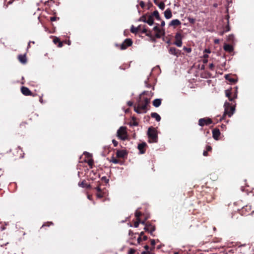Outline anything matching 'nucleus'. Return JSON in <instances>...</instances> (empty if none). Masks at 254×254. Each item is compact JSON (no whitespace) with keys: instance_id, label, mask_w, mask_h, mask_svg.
<instances>
[{"instance_id":"nucleus-1","label":"nucleus","mask_w":254,"mask_h":254,"mask_svg":"<svg viewBox=\"0 0 254 254\" xmlns=\"http://www.w3.org/2000/svg\"><path fill=\"white\" fill-rule=\"evenodd\" d=\"M224 107L225 108L224 115H227L229 117H231L235 112V107L230 106V103L227 102L225 103Z\"/></svg>"},{"instance_id":"nucleus-2","label":"nucleus","mask_w":254,"mask_h":254,"mask_svg":"<svg viewBox=\"0 0 254 254\" xmlns=\"http://www.w3.org/2000/svg\"><path fill=\"white\" fill-rule=\"evenodd\" d=\"M117 136L123 140L127 138V128L125 127H121L117 131Z\"/></svg>"},{"instance_id":"nucleus-3","label":"nucleus","mask_w":254,"mask_h":254,"mask_svg":"<svg viewBox=\"0 0 254 254\" xmlns=\"http://www.w3.org/2000/svg\"><path fill=\"white\" fill-rule=\"evenodd\" d=\"M148 135L150 140V142H156L157 139V135L155 131L151 129V128H149L148 130Z\"/></svg>"},{"instance_id":"nucleus-4","label":"nucleus","mask_w":254,"mask_h":254,"mask_svg":"<svg viewBox=\"0 0 254 254\" xmlns=\"http://www.w3.org/2000/svg\"><path fill=\"white\" fill-rule=\"evenodd\" d=\"M175 45L177 47H181L182 45V36L180 33H177L175 35Z\"/></svg>"},{"instance_id":"nucleus-5","label":"nucleus","mask_w":254,"mask_h":254,"mask_svg":"<svg viewBox=\"0 0 254 254\" xmlns=\"http://www.w3.org/2000/svg\"><path fill=\"white\" fill-rule=\"evenodd\" d=\"M212 123V121L210 119H200L199 120V125L200 126H203L204 125H208Z\"/></svg>"},{"instance_id":"nucleus-6","label":"nucleus","mask_w":254,"mask_h":254,"mask_svg":"<svg viewBox=\"0 0 254 254\" xmlns=\"http://www.w3.org/2000/svg\"><path fill=\"white\" fill-rule=\"evenodd\" d=\"M132 41L130 39H126L124 43L121 45V49L122 50L126 49L127 47H129L131 45Z\"/></svg>"},{"instance_id":"nucleus-7","label":"nucleus","mask_w":254,"mask_h":254,"mask_svg":"<svg viewBox=\"0 0 254 254\" xmlns=\"http://www.w3.org/2000/svg\"><path fill=\"white\" fill-rule=\"evenodd\" d=\"M169 54L176 56L178 57L180 54V51L174 47H171L169 50Z\"/></svg>"},{"instance_id":"nucleus-8","label":"nucleus","mask_w":254,"mask_h":254,"mask_svg":"<svg viewBox=\"0 0 254 254\" xmlns=\"http://www.w3.org/2000/svg\"><path fill=\"white\" fill-rule=\"evenodd\" d=\"M116 155L118 157L124 158L127 155V153L125 150H120L117 151Z\"/></svg>"},{"instance_id":"nucleus-9","label":"nucleus","mask_w":254,"mask_h":254,"mask_svg":"<svg viewBox=\"0 0 254 254\" xmlns=\"http://www.w3.org/2000/svg\"><path fill=\"white\" fill-rule=\"evenodd\" d=\"M21 91L22 94L24 95L28 96L31 94V92L27 87H22Z\"/></svg>"},{"instance_id":"nucleus-10","label":"nucleus","mask_w":254,"mask_h":254,"mask_svg":"<svg viewBox=\"0 0 254 254\" xmlns=\"http://www.w3.org/2000/svg\"><path fill=\"white\" fill-rule=\"evenodd\" d=\"M146 145L145 142L140 143L138 145V149L139 150L140 153L143 154L145 152L144 148Z\"/></svg>"},{"instance_id":"nucleus-11","label":"nucleus","mask_w":254,"mask_h":254,"mask_svg":"<svg viewBox=\"0 0 254 254\" xmlns=\"http://www.w3.org/2000/svg\"><path fill=\"white\" fill-rule=\"evenodd\" d=\"M181 24V21L177 19L172 20L169 23V26H176L180 25Z\"/></svg>"},{"instance_id":"nucleus-12","label":"nucleus","mask_w":254,"mask_h":254,"mask_svg":"<svg viewBox=\"0 0 254 254\" xmlns=\"http://www.w3.org/2000/svg\"><path fill=\"white\" fill-rule=\"evenodd\" d=\"M212 134L213 138L217 140L220 134V132L219 129H214L212 131Z\"/></svg>"},{"instance_id":"nucleus-13","label":"nucleus","mask_w":254,"mask_h":254,"mask_svg":"<svg viewBox=\"0 0 254 254\" xmlns=\"http://www.w3.org/2000/svg\"><path fill=\"white\" fill-rule=\"evenodd\" d=\"M164 16H165V18L167 19H170L172 17V11L169 8L167 9L165 11Z\"/></svg>"},{"instance_id":"nucleus-14","label":"nucleus","mask_w":254,"mask_h":254,"mask_svg":"<svg viewBox=\"0 0 254 254\" xmlns=\"http://www.w3.org/2000/svg\"><path fill=\"white\" fill-rule=\"evenodd\" d=\"M138 105L142 113H145L146 112V107L147 105L142 103V102H139Z\"/></svg>"},{"instance_id":"nucleus-15","label":"nucleus","mask_w":254,"mask_h":254,"mask_svg":"<svg viewBox=\"0 0 254 254\" xmlns=\"http://www.w3.org/2000/svg\"><path fill=\"white\" fill-rule=\"evenodd\" d=\"M224 49L225 51L231 52L233 51V47L229 44H225L224 46Z\"/></svg>"},{"instance_id":"nucleus-16","label":"nucleus","mask_w":254,"mask_h":254,"mask_svg":"<svg viewBox=\"0 0 254 254\" xmlns=\"http://www.w3.org/2000/svg\"><path fill=\"white\" fill-rule=\"evenodd\" d=\"M18 59H19V61L22 64H25L26 63L27 60H26V56L25 55H19Z\"/></svg>"},{"instance_id":"nucleus-17","label":"nucleus","mask_w":254,"mask_h":254,"mask_svg":"<svg viewBox=\"0 0 254 254\" xmlns=\"http://www.w3.org/2000/svg\"><path fill=\"white\" fill-rule=\"evenodd\" d=\"M140 99L141 101L140 102H142V103L144 104H146V105H148L150 102V100L146 97H144L142 95H140Z\"/></svg>"},{"instance_id":"nucleus-18","label":"nucleus","mask_w":254,"mask_h":254,"mask_svg":"<svg viewBox=\"0 0 254 254\" xmlns=\"http://www.w3.org/2000/svg\"><path fill=\"white\" fill-rule=\"evenodd\" d=\"M161 103V100L160 99H156L153 101V105L155 107H159Z\"/></svg>"},{"instance_id":"nucleus-19","label":"nucleus","mask_w":254,"mask_h":254,"mask_svg":"<svg viewBox=\"0 0 254 254\" xmlns=\"http://www.w3.org/2000/svg\"><path fill=\"white\" fill-rule=\"evenodd\" d=\"M151 117L155 119V120L157 121V122H159L161 120V117L160 116L156 113H152L151 114Z\"/></svg>"},{"instance_id":"nucleus-20","label":"nucleus","mask_w":254,"mask_h":254,"mask_svg":"<svg viewBox=\"0 0 254 254\" xmlns=\"http://www.w3.org/2000/svg\"><path fill=\"white\" fill-rule=\"evenodd\" d=\"M153 30L157 32V33L156 34V37L157 38H160V34H162L161 30L159 29V28L157 26L154 27Z\"/></svg>"},{"instance_id":"nucleus-21","label":"nucleus","mask_w":254,"mask_h":254,"mask_svg":"<svg viewBox=\"0 0 254 254\" xmlns=\"http://www.w3.org/2000/svg\"><path fill=\"white\" fill-rule=\"evenodd\" d=\"M143 21L145 23H147L150 26L152 25L154 23L153 18L151 16H150L147 20H143Z\"/></svg>"},{"instance_id":"nucleus-22","label":"nucleus","mask_w":254,"mask_h":254,"mask_svg":"<svg viewBox=\"0 0 254 254\" xmlns=\"http://www.w3.org/2000/svg\"><path fill=\"white\" fill-rule=\"evenodd\" d=\"M78 186L82 188H90L91 186L89 184L85 183V181H82L78 183Z\"/></svg>"},{"instance_id":"nucleus-23","label":"nucleus","mask_w":254,"mask_h":254,"mask_svg":"<svg viewBox=\"0 0 254 254\" xmlns=\"http://www.w3.org/2000/svg\"><path fill=\"white\" fill-rule=\"evenodd\" d=\"M231 94V93L230 90L227 89L225 90V95L226 97H227L229 98L230 101H232L233 100V99L230 97Z\"/></svg>"},{"instance_id":"nucleus-24","label":"nucleus","mask_w":254,"mask_h":254,"mask_svg":"<svg viewBox=\"0 0 254 254\" xmlns=\"http://www.w3.org/2000/svg\"><path fill=\"white\" fill-rule=\"evenodd\" d=\"M227 40L229 42H233V43L234 42L235 40V37H234V35L231 34V35H229L227 37Z\"/></svg>"},{"instance_id":"nucleus-25","label":"nucleus","mask_w":254,"mask_h":254,"mask_svg":"<svg viewBox=\"0 0 254 254\" xmlns=\"http://www.w3.org/2000/svg\"><path fill=\"white\" fill-rule=\"evenodd\" d=\"M225 77L226 79L230 81L231 82H235V80L234 79L230 77V76L228 74L225 75Z\"/></svg>"},{"instance_id":"nucleus-26","label":"nucleus","mask_w":254,"mask_h":254,"mask_svg":"<svg viewBox=\"0 0 254 254\" xmlns=\"http://www.w3.org/2000/svg\"><path fill=\"white\" fill-rule=\"evenodd\" d=\"M158 6L161 10H164L165 7V5L164 2H161L158 4Z\"/></svg>"},{"instance_id":"nucleus-27","label":"nucleus","mask_w":254,"mask_h":254,"mask_svg":"<svg viewBox=\"0 0 254 254\" xmlns=\"http://www.w3.org/2000/svg\"><path fill=\"white\" fill-rule=\"evenodd\" d=\"M140 223H141L142 224H144V221H142V222H140V219H137V221L134 223V226L135 227V228H137L139 226V224Z\"/></svg>"},{"instance_id":"nucleus-28","label":"nucleus","mask_w":254,"mask_h":254,"mask_svg":"<svg viewBox=\"0 0 254 254\" xmlns=\"http://www.w3.org/2000/svg\"><path fill=\"white\" fill-rule=\"evenodd\" d=\"M134 111L138 114L142 113V112L140 109V107L139 106L137 107H134Z\"/></svg>"},{"instance_id":"nucleus-29","label":"nucleus","mask_w":254,"mask_h":254,"mask_svg":"<svg viewBox=\"0 0 254 254\" xmlns=\"http://www.w3.org/2000/svg\"><path fill=\"white\" fill-rule=\"evenodd\" d=\"M130 31L133 33H136L138 31V28L137 27H134L133 26H132L130 29Z\"/></svg>"},{"instance_id":"nucleus-30","label":"nucleus","mask_w":254,"mask_h":254,"mask_svg":"<svg viewBox=\"0 0 254 254\" xmlns=\"http://www.w3.org/2000/svg\"><path fill=\"white\" fill-rule=\"evenodd\" d=\"M98 198H102L104 196V194L102 192H98L96 194Z\"/></svg>"},{"instance_id":"nucleus-31","label":"nucleus","mask_w":254,"mask_h":254,"mask_svg":"<svg viewBox=\"0 0 254 254\" xmlns=\"http://www.w3.org/2000/svg\"><path fill=\"white\" fill-rule=\"evenodd\" d=\"M153 15L156 17L157 19H159V14L157 11H154Z\"/></svg>"},{"instance_id":"nucleus-32","label":"nucleus","mask_w":254,"mask_h":254,"mask_svg":"<svg viewBox=\"0 0 254 254\" xmlns=\"http://www.w3.org/2000/svg\"><path fill=\"white\" fill-rule=\"evenodd\" d=\"M135 216L136 217L137 219H139V216L141 215V213H140V212H138V211H136L135 212Z\"/></svg>"},{"instance_id":"nucleus-33","label":"nucleus","mask_w":254,"mask_h":254,"mask_svg":"<svg viewBox=\"0 0 254 254\" xmlns=\"http://www.w3.org/2000/svg\"><path fill=\"white\" fill-rule=\"evenodd\" d=\"M135 250L133 249H130L128 251V254H133L135 253Z\"/></svg>"},{"instance_id":"nucleus-34","label":"nucleus","mask_w":254,"mask_h":254,"mask_svg":"<svg viewBox=\"0 0 254 254\" xmlns=\"http://www.w3.org/2000/svg\"><path fill=\"white\" fill-rule=\"evenodd\" d=\"M114 164H118L119 163V161L116 159V158H113L112 159V161H111Z\"/></svg>"},{"instance_id":"nucleus-35","label":"nucleus","mask_w":254,"mask_h":254,"mask_svg":"<svg viewBox=\"0 0 254 254\" xmlns=\"http://www.w3.org/2000/svg\"><path fill=\"white\" fill-rule=\"evenodd\" d=\"M93 160H91H91H88V164L90 166L92 167V166L93 165Z\"/></svg>"},{"instance_id":"nucleus-36","label":"nucleus","mask_w":254,"mask_h":254,"mask_svg":"<svg viewBox=\"0 0 254 254\" xmlns=\"http://www.w3.org/2000/svg\"><path fill=\"white\" fill-rule=\"evenodd\" d=\"M112 142L115 146H117L118 145V143L117 141H116V140L113 139L112 140Z\"/></svg>"},{"instance_id":"nucleus-37","label":"nucleus","mask_w":254,"mask_h":254,"mask_svg":"<svg viewBox=\"0 0 254 254\" xmlns=\"http://www.w3.org/2000/svg\"><path fill=\"white\" fill-rule=\"evenodd\" d=\"M53 42H54L55 44H56V43H59V42H60V40H59V39L58 38H55V39H54Z\"/></svg>"},{"instance_id":"nucleus-38","label":"nucleus","mask_w":254,"mask_h":254,"mask_svg":"<svg viewBox=\"0 0 254 254\" xmlns=\"http://www.w3.org/2000/svg\"><path fill=\"white\" fill-rule=\"evenodd\" d=\"M151 244L154 247L155 245V241L154 240H151Z\"/></svg>"},{"instance_id":"nucleus-39","label":"nucleus","mask_w":254,"mask_h":254,"mask_svg":"<svg viewBox=\"0 0 254 254\" xmlns=\"http://www.w3.org/2000/svg\"><path fill=\"white\" fill-rule=\"evenodd\" d=\"M140 5L141 6V7H143L145 5L144 2L142 1H141L140 2Z\"/></svg>"},{"instance_id":"nucleus-40","label":"nucleus","mask_w":254,"mask_h":254,"mask_svg":"<svg viewBox=\"0 0 254 254\" xmlns=\"http://www.w3.org/2000/svg\"><path fill=\"white\" fill-rule=\"evenodd\" d=\"M209 66L210 69H211V70H213L214 65L213 64H209Z\"/></svg>"},{"instance_id":"nucleus-41","label":"nucleus","mask_w":254,"mask_h":254,"mask_svg":"<svg viewBox=\"0 0 254 254\" xmlns=\"http://www.w3.org/2000/svg\"><path fill=\"white\" fill-rule=\"evenodd\" d=\"M127 104L129 106H131L133 105V102L130 101H128Z\"/></svg>"},{"instance_id":"nucleus-42","label":"nucleus","mask_w":254,"mask_h":254,"mask_svg":"<svg viewBox=\"0 0 254 254\" xmlns=\"http://www.w3.org/2000/svg\"><path fill=\"white\" fill-rule=\"evenodd\" d=\"M96 190H97V191L99 192H101V189L100 187H96Z\"/></svg>"},{"instance_id":"nucleus-43","label":"nucleus","mask_w":254,"mask_h":254,"mask_svg":"<svg viewBox=\"0 0 254 254\" xmlns=\"http://www.w3.org/2000/svg\"><path fill=\"white\" fill-rule=\"evenodd\" d=\"M204 52L209 54V53H210L211 51L209 49H205L204 51Z\"/></svg>"},{"instance_id":"nucleus-44","label":"nucleus","mask_w":254,"mask_h":254,"mask_svg":"<svg viewBox=\"0 0 254 254\" xmlns=\"http://www.w3.org/2000/svg\"><path fill=\"white\" fill-rule=\"evenodd\" d=\"M189 21H190V23H194V19H193V18H189Z\"/></svg>"},{"instance_id":"nucleus-45","label":"nucleus","mask_w":254,"mask_h":254,"mask_svg":"<svg viewBox=\"0 0 254 254\" xmlns=\"http://www.w3.org/2000/svg\"><path fill=\"white\" fill-rule=\"evenodd\" d=\"M211 150V147L210 146H207L206 147V151H210Z\"/></svg>"},{"instance_id":"nucleus-46","label":"nucleus","mask_w":254,"mask_h":254,"mask_svg":"<svg viewBox=\"0 0 254 254\" xmlns=\"http://www.w3.org/2000/svg\"><path fill=\"white\" fill-rule=\"evenodd\" d=\"M141 241H142V238L140 236H139L137 238V242H138V243H139Z\"/></svg>"},{"instance_id":"nucleus-47","label":"nucleus","mask_w":254,"mask_h":254,"mask_svg":"<svg viewBox=\"0 0 254 254\" xmlns=\"http://www.w3.org/2000/svg\"><path fill=\"white\" fill-rule=\"evenodd\" d=\"M214 43L215 44H218L219 43V40L217 39L214 40Z\"/></svg>"},{"instance_id":"nucleus-48","label":"nucleus","mask_w":254,"mask_h":254,"mask_svg":"<svg viewBox=\"0 0 254 254\" xmlns=\"http://www.w3.org/2000/svg\"><path fill=\"white\" fill-rule=\"evenodd\" d=\"M203 154L204 156H207V151L205 150L203 151Z\"/></svg>"},{"instance_id":"nucleus-49","label":"nucleus","mask_w":254,"mask_h":254,"mask_svg":"<svg viewBox=\"0 0 254 254\" xmlns=\"http://www.w3.org/2000/svg\"><path fill=\"white\" fill-rule=\"evenodd\" d=\"M204 59H207V58L208 57V56L207 54H204L203 56Z\"/></svg>"},{"instance_id":"nucleus-50","label":"nucleus","mask_w":254,"mask_h":254,"mask_svg":"<svg viewBox=\"0 0 254 254\" xmlns=\"http://www.w3.org/2000/svg\"><path fill=\"white\" fill-rule=\"evenodd\" d=\"M165 25V22L164 21H162L161 23V26H164Z\"/></svg>"},{"instance_id":"nucleus-51","label":"nucleus","mask_w":254,"mask_h":254,"mask_svg":"<svg viewBox=\"0 0 254 254\" xmlns=\"http://www.w3.org/2000/svg\"><path fill=\"white\" fill-rule=\"evenodd\" d=\"M230 30V28L229 27V26L228 25L227 27V29L225 31V32H228Z\"/></svg>"},{"instance_id":"nucleus-52","label":"nucleus","mask_w":254,"mask_h":254,"mask_svg":"<svg viewBox=\"0 0 254 254\" xmlns=\"http://www.w3.org/2000/svg\"><path fill=\"white\" fill-rule=\"evenodd\" d=\"M237 91H236L235 94V95H234V97H233V98H232L234 100V99L237 98Z\"/></svg>"},{"instance_id":"nucleus-53","label":"nucleus","mask_w":254,"mask_h":254,"mask_svg":"<svg viewBox=\"0 0 254 254\" xmlns=\"http://www.w3.org/2000/svg\"><path fill=\"white\" fill-rule=\"evenodd\" d=\"M207 62H208L207 59H204L203 60V63L204 64H206V63H207Z\"/></svg>"},{"instance_id":"nucleus-54","label":"nucleus","mask_w":254,"mask_h":254,"mask_svg":"<svg viewBox=\"0 0 254 254\" xmlns=\"http://www.w3.org/2000/svg\"><path fill=\"white\" fill-rule=\"evenodd\" d=\"M56 17H51V20L52 21H55V20H56Z\"/></svg>"},{"instance_id":"nucleus-55","label":"nucleus","mask_w":254,"mask_h":254,"mask_svg":"<svg viewBox=\"0 0 254 254\" xmlns=\"http://www.w3.org/2000/svg\"><path fill=\"white\" fill-rule=\"evenodd\" d=\"M58 43H59V45H58V46H59V47H62V46H63V44H62V42H61L60 41Z\"/></svg>"},{"instance_id":"nucleus-56","label":"nucleus","mask_w":254,"mask_h":254,"mask_svg":"<svg viewBox=\"0 0 254 254\" xmlns=\"http://www.w3.org/2000/svg\"><path fill=\"white\" fill-rule=\"evenodd\" d=\"M185 49H186V50L188 52L190 53L191 52V49L190 48H189V49H187V48H185Z\"/></svg>"},{"instance_id":"nucleus-57","label":"nucleus","mask_w":254,"mask_h":254,"mask_svg":"<svg viewBox=\"0 0 254 254\" xmlns=\"http://www.w3.org/2000/svg\"><path fill=\"white\" fill-rule=\"evenodd\" d=\"M147 238L146 236H143V238H142L143 240H147Z\"/></svg>"},{"instance_id":"nucleus-58","label":"nucleus","mask_w":254,"mask_h":254,"mask_svg":"<svg viewBox=\"0 0 254 254\" xmlns=\"http://www.w3.org/2000/svg\"><path fill=\"white\" fill-rule=\"evenodd\" d=\"M144 233L143 232H141L140 234H139V236H140L141 237L142 236H143L144 235Z\"/></svg>"},{"instance_id":"nucleus-59","label":"nucleus","mask_w":254,"mask_h":254,"mask_svg":"<svg viewBox=\"0 0 254 254\" xmlns=\"http://www.w3.org/2000/svg\"><path fill=\"white\" fill-rule=\"evenodd\" d=\"M154 231H155V228L154 227H152V230L151 231V233H152Z\"/></svg>"},{"instance_id":"nucleus-60","label":"nucleus","mask_w":254,"mask_h":254,"mask_svg":"<svg viewBox=\"0 0 254 254\" xmlns=\"http://www.w3.org/2000/svg\"><path fill=\"white\" fill-rule=\"evenodd\" d=\"M141 254H149L146 252H142Z\"/></svg>"},{"instance_id":"nucleus-61","label":"nucleus","mask_w":254,"mask_h":254,"mask_svg":"<svg viewBox=\"0 0 254 254\" xmlns=\"http://www.w3.org/2000/svg\"><path fill=\"white\" fill-rule=\"evenodd\" d=\"M144 230H146V231H148L149 230V228L148 227H145L144 228Z\"/></svg>"},{"instance_id":"nucleus-62","label":"nucleus","mask_w":254,"mask_h":254,"mask_svg":"<svg viewBox=\"0 0 254 254\" xmlns=\"http://www.w3.org/2000/svg\"><path fill=\"white\" fill-rule=\"evenodd\" d=\"M144 248L146 249V250H148L149 249V247L148 246H145L144 247Z\"/></svg>"},{"instance_id":"nucleus-63","label":"nucleus","mask_w":254,"mask_h":254,"mask_svg":"<svg viewBox=\"0 0 254 254\" xmlns=\"http://www.w3.org/2000/svg\"><path fill=\"white\" fill-rule=\"evenodd\" d=\"M143 33H146L147 32V30L146 29H144L142 31Z\"/></svg>"},{"instance_id":"nucleus-64","label":"nucleus","mask_w":254,"mask_h":254,"mask_svg":"<svg viewBox=\"0 0 254 254\" xmlns=\"http://www.w3.org/2000/svg\"><path fill=\"white\" fill-rule=\"evenodd\" d=\"M224 32H225V31L221 32L220 33V35H222L224 33Z\"/></svg>"}]
</instances>
